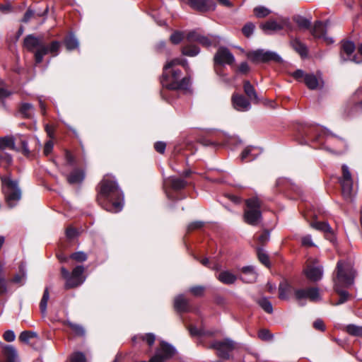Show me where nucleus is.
I'll list each match as a JSON object with an SVG mask.
<instances>
[{
    "instance_id": "nucleus-2",
    "label": "nucleus",
    "mask_w": 362,
    "mask_h": 362,
    "mask_svg": "<svg viewBox=\"0 0 362 362\" xmlns=\"http://www.w3.org/2000/svg\"><path fill=\"white\" fill-rule=\"evenodd\" d=\"M25 47L30 52H34L36 64L42 62L45 55L50 54L55 57L58 54L61 44L59 41H52L49 45H45L42 37L28 35L23 42Z\"/></svg>"
},
{
    "instance_id": "nucleus-55",
    "label": "nucleus",
    "mask_w": 362,
    "mask_h": 362,
    "mask_svg": "<svg viewBox=\"0 0 362 362\" xmlns=\"http://www.w3.org/2000/svg\"><path fill=\"white\" fill-rule=\"evenodd\" d=\"M254 30L255 25L252 23H247L243 26L242 32L245 37H248L253 33Z\"/></svg>"
},
{
    "instance_id": "nucleus-19",
    "label": "nucleus",
    "mask_w": 362,
    "mask_h": 362,
    "mask_svg": "<svg viewBox=\"0 0 362 362\" xmlns=\"http://www.w3.org/2000/svg\"><path fill=\"white\" fill-rule=\"evenodd\" d=\"M262 30L265 32L267 31H277L284 29V28H287L288 29H291V25L289 20L288 18L281 19L280 22H276L275 21H269L261 25Z\"/></svg>"
},
{
    "instance_id": "nucleus-62",
    "label": "nucleus",
    "mask_w": 362,
    "mask_h": 362,
    "mask_svg": "<svg viewBox=\"0 0 362 362\" xmlns=\"http://www.w3.org/2000/svg\"><path fill=\"white\" fill-rule=\"evenodd\" d=\"M165 148H166L165 143L162 142V141H157L154 144L155 150L160 153H163L165 152Z\"/></svg>"
},
{
    "instance_id": "nucleus-57",
    "label": "nucleus",
    "mask_w": 362,
    "mask_h": 362,
    "mask_svg": "<svg viewBox=\"0 0 362 362\" xmlns=\"http://www.w3.org/2000/svg\"><path fill=\"white\" fill-rule=\"evenodd\" d=\"M189 291L195 296H202L204 291V287L202 286H196L190 288Z\"/></svg>"
},
{
    "instance_id": "nucleus-36",
    "label": "nucleus",
    "mask_w": 362,
    "mask_h": 362,
    "mask_svg": "<svg viewBox=\"0 0 362 362\" xmlns=\"http://www.w3.org/2000/svg\"><path fill=\"white\" fill-rule=\"evenodd\" d=\"M200 52V49L195 45H185L182 48V54L187 57H195Z\"/></svg>"
},
{
    "instance_id": "nucleus-59",
    "label": "nucleus",
    "mask_w": 362,
    "mask_h": 362,
    "mask_svg": "<svg viewBox=\"0 0 362 362\" xmlns=\"http://www.w3.org/2000/svg\"><path fill=\"white\" fill-rule=\"evenodd\" d=\"M4 339L6 341L11 342L16 339L15 333L12 330H7L4 334Z\"/></svg>"
},
{
    "instance_id": "nucleus-22",
    "label": "nucleus",
    "mask_w": 362,
    "mask_h": 362,
    "mask_svg": "<svg viewBox=\"0 0 362 362\" xmlns=\"http://www.w3.org/2000/svg\"><path fill=\"white\" fill-rule=\"evenodd\" d=\"M313 228L325 233L326 238L330 241H333L334 235L333 230L327 222L315 221L310 224Z\"/></svg>"
},
{
    "instance_id": "nucleus-10",
    "label": "nucleus",
    "mask_w": 362,
    "mask_h": 362,
    "mask_svg": "<svg viewBox=\"0 0 362 362\" xmlns=\"http://www.w3.org/2000/svg\"><path fill=\"white\" fill-rule=\"evenodd\" d=\"M247 57L255 63L269 62H281V57L274 52L265 51L264 49H257L250 52L247 54Z\"/></svg>"
},
{
    "instance_id": "nucleus-20",
    "label": "nucleus",
    "mask_w": 362,
    "mask_h": 362,
    "mask_svg": "<svg viewBox=\"0 0 362 362\" xmlns=\"http://www.w3.org/2000/svg\"><path fill=\"white\" fill-rule=\"evenodd\" d=\"M327 24V22L323 23L321 21H317L314 25L312 33L315 37L323 38L327 43L332 44L334 42L333 39L325 35Z\"/></svg>"
},
{
    "instance_id": "nucleus-38",
    "label": "nucleus",
    "mask_w": 362,
    "mask_h": 362,
    "mask_svg": "<svg viewBox=\"0 0 362 362\" xmlns=\"http://www.w3.org/2000/svg\"><path fill=\"white\" fill-rule=\"evenodd\" d=\"M177 65H182L185 69L188 68L187 61L186 59L179 58L173 59L170 62H168L163 68H165L166 70H168V69L170 68H177Z\"/></svg>"
},
{
    "instance_id": "nucleus-60",
    "label": "nucleus",
    "mask_w": 362,
    "mask_h": 362,
    "mask_svg": "<svg viewBox=\"0 0 362 362\" xmlns=\"http://www.w3.org/2000/svg\"><path fill=\"white\" fill-rule=\"evenodd\" d=\"M54 144L51 140L47 141L44 146L43 153L45 156H48L53 150Z\"/></svg>"
},
{
    "instance_id": "nucleus-51",
    "label": "nucleus",
    "mask_w": 362,
    "mask_h": 362,
    "mask_svg": "<svg viewBox=\"0 0 362 362\" xmlns=\"http://www.w3.org/2000/svg\"><path fill=\"white\" fill-rule=\"evenodd\" d=\"M37 334L34 332L23 331L21 333L19 339L21 341L28 343L31 338L36 337Z\"/></svg>"
},
{
    "instance_id": "nucleus-27",
    "label": "nucleus",
    "mask_w": 362,
    "mask_h": 362,
    "mask_svg": "<svg viewBox=\"0 0 362 362\" xmlns=\"http://www.w3.org/2000/svg\"><path fill=\"white\" fill-rule=\"evenodd\" d=\"M305 85L309 89L315 90L317 88L320 87L322 83V81L319 79L315 75L313 74H308L305 76Z\"/></svg>"
},
{
    "instance_id": "nucleus-1",
    "label": "nucleus",
    "mask_w": 362,
    "mask_h": 362,
    "mask_svg": "<svg viewBox=\"0 0 362 362\" xmlns=\"http://www.w3.org/2000/svg\"><path fill=\"white\" fill-rule=\"evenodd\" d=\"M97 202L106 211L117 213L124 205V194L114 177L106 175L98 187Z\"/></svg>"
},
{
    "instance_id": "nucleus-11",
    "label": "nucleus",
    "mask_w": 362,
    "mask_h": 362,
    "mask_svg": "<svg viewBox=\"0 0 362 362\" xmlns=\"http://www.w3.org/2000/svg\"><path fill=\"white\" fill-rule=\"evenodd\" d=\"M209 348L216 350L219 358L228 359L230 352L235 349V342L230 339L214 341L210 344Z\"/></svg>"
},
{
    "instance_id": "nucleus-30",
    "label": "nucleus",
    "mask_w": 362,
    "mask_h": 362,
    "mask_svg": "<svg viewBox=\"0 0 362 362\" xmlns=\"http://www.w3.org/2000/svg\"><path fill=\"white\" fill-rule=\"evenodd\" d=\"M84 179V173L78 169L73 170L69 175H67V181L69 184L81 183Z\"/></svg>"
},
{
    "instance_id": "nucleus-52",
    "label": "nucleus",
    "mask_w": 362,
    "mask_h": 362,
    "mask_svg": "<svg viewBox=\"0 0 362 362\" xmlns=\"http://www.w3.org/2000/svg\"><path fill=\"white\" fill-rule=\"evenodd\" d=\"M68 326L78 336H83L85 330L82 326L73 323L71 322H67Z\"/></svg>"
},
{
    "instance_id": "nucleus-6",
    "label": "nucleus",
    "mask_w": 362,
    "mask_h": 362,
    "mask_svg": "<svg viewBox=\"0 0 362 362\" xmlns=\"http://www.w3.org/2000/svg\"><path fill=\"white\" fill-rule=\"evenodd\" d=\"M243 221L252 226H259L262 221L261 202L255 197L245 200V208L243 213Z\"/></svg>"
},
{
    "instance_id": "nucleus-50",
    "label": "nucleus",
    "mask_w": 362,
    "mask_h": 362,
    "mask_svg": "<svg viewBox=\"0 0 362 362\" xmlns=\"http://www.w3.org/2000/svg\"><path fill=\"white\" fill-rule=\"evenodd\" d=\"M294 21L301 28L307 29L310 25V22L307 18L302 16H297L294 18Z\"/></svg>"
},
{
    "instance_id": "nucleus-58",
    "label": "nucleus",
    "mask_w": 362,
    "mask_h": 362,
    "mask_svg": "<svg viewBox=\"0 0 362 362\" xmlns=\"http://www.w3.org/2000/svg\"><path fill=\"white\" fill-rule=\"evenodd\" d=\"M269 233L267 230H265L258 237V242L261 245H264L269 242Z\"/></svg>"
},
{
    "instance_id": "nucleus-41",
    "label": "nucleus",
    "mask_w": 362,
    "mask_h": 362,
    "mask_svg": "<svg viewBox=\"0 0 362 362\" xmlns=\"http://www.w3.org/2000/svg\"><path fill=\"white\" fill-rule=\"evenodd\" d=\"M346 332L350 335L355 337H362V326H357L356 325H349L345 328Z\"/></svg>"
},
{
    "instance_id": "nucleus-64",
    "label": "nucleus",
    "mask_w": 362,
    "mask_h": 362,
    "mask_svg": "<svg viewBox=\"0 0 362 362\" xmlns=\"http://www.w3.org/2000/svg\"><path fill=\"white\" fill-rule=\"evenodd\" d=\"M166 359L161 356L160 352H156V354L151 357L149 362H165Z\"/></svg>"
},
{
    "instance_id": "nucleus-28",
    "label": "nucleus",
    "mask_w": 362,
    "mask_h": 362,
    "mask_svg": "<svg viewBox=\"0 0 362 362\" xmlns=\"http://www.w3.org/2000/svg\"><path fill=\"white\" fill-rule=\"evenodd\" d=\"M156 352H160L161 356L167 360L175 354V349L170 344L162 341L160 349H158Z\"/></svg>"
},
{
    "instance_id": "nucleus-29",
    "label": "nucleus",
    "mask_w": 362,
    "mask_h": 362,
    "mask_svg": "<svg viewBox=\"0 0 362 362\" xmlns=\"http://www.w3.org/2000/svg\"><path fill=\"white\" fill-rule=\"evenodd\" d=\"M241 272L244 275H247L248 278L245 276L241 277L242 280L245 282L251 283L255 281L257 279V273L255 271V268L252 266L243 267L241 269Z\"/></svg>"
},
{
    "instance_id": "nucleus-12",
    "label": "nucleus",
    "mask_w": 362,
    "mask_h": 362,
    "mask_svg": "<svg viewBox=\"0 0 362 362\" xmlns=\"http://www.w3.org/2000/svg\"><path fill=\"white\" fill-rule=\"evenodd\" d=\"M304 274L309 280L316 282L321 280L323 276V267L320 264L318 259H309Z\"/></svg>"
},
{
    "instance_id": "nucleus-39",
    "label": "nucleus",
    "mask_w": 362,
    "mask_h": 362,
    "mask_svg": "<svg viewBox=\"0 0 362 362\" xmlns=\"http://www.w3.org/2000/svg\"><path fill=\"white\" fill-rule=\"evenodd\" d=\"M49 298V293L48 288H46L44 291L42 299L40 303V309L42 315H45L47 313V302Z\"/></svg>"
},
{
    "instance_id": "nucleus-56",
    "label": "nucleus",
    "mask_w": 362,
    "mask_h": 362,
    "mask_svg": "<svg viewBox=\"0 0 362 362\" xmlns=\"http://www.w3.org/2000/svg\"><path fill=\"white\" fill-rule=\"evenodd\" d=\"M259 339L264 341H268L272 339V334L268 329H261L258 333Z\"/></svg>"
},
{
    "instance_id": "nucleus-8",
    "label": "nucleus",
    "mask_w": 362,
    "mask_h": 362,
    "mask_svg": "<svg viewBox=\"0 0 362 362\" xmlns=\"http://www.w3.org/2000/svg\"><path fill=\"white\" fill-rule=\"evenodd\" d=\"M85 268L82 265L76 266L70 274L64 267L61 268L62 277L66 280L65 288L70 289L81 286L86 280L83 275Z\"/></svg>"
},
{
    "instance_id": "nucleus-23",
    "label": "nucleus",
    "mask_w": 362,
    "mask_h": 362,
    "mask_svg": "<svg viewBox=\"0 0 362 362\" xmlns=\"http://www.w3.org/2000/svg\"><path fill=\"white\" fill-rule=\"evenodd\" d=\"M15 143L16 139L12 135L0 136V149L1 151H5L6 149L18 151Z\"/></svg>"
},
{
    "instance_id": "nucleus-47",
    "label": "nucleus",
    "mask_w": 362,
    "mask_h": 362,
    "mask_svg": "<svg viewBox=\"0 0 362 362\" xmlns=\"http://www.w3.org/2000/svg\"><path fill=\"white\" fill-rule=\"evenodd\" d=\"M259 306L267 313H272L273 312V308L271 302L268 298L263 297L258 300Z\"/></svg>"
},
{
    "instance_id": "nucleus-54",
    "label": "nucleus",
    "mask_w": 362,
    "mask_h": 362,
    "mask_svg": "<svg viewBox=\"0 0 362 362\" xmlns=\"http://www.w3.org/2000/svg\"><path fill=\"white\" fill-rule=\"evenodd\" d=\"M70 257L78 262H83L87 259V255L83 252H76L72 253Z\"/></svg>"
},
{
    "instance_id": "nucleus-21",
    "label": "nucleus",
    "mask_w": 362,
    "mask_h": 362,
    "mask_svg": "<svg viewBox=\"0 0 362 362\" xmlns=\"http://www.w3.org/2000/svg\"><path fill=\"white\" fill-rule=\"evenodd\" d=\"M231 100L234 108L238 111H247L251 107L250 103L242 95L235 93Z\"/></svg>"
},
{
    "instance_id": "nucleus-48",
    "label": "nucleus",
    "mask_w": 362,
    "mask_h": 362,
    "mask_svg": "<svg viewBox=\"0 0 362 362\" xmlns=\"http://www.w3.org/2000/svg\"><path fill=\"white\" fill-rule=\"evenodd\" d=\"M7 281L4 275V268L0 266V295H4L7 293Z\"/></svg>"
},
{
    "instance_id": "nucleus-43",
    "label": "nucleus",
    "mask_w": 362,
    "mask_h": 362,
    "mask_svg": "<svg viewBox=\"0 0 362 362\" xmlns=\"http://www.w3.org/2000/svg\"><path fill=\"white\" fill-rule=\"evenodd\" d=\"M20 111L24 117L30 118L33 115V106L30 103H23Z\"/></svg>"
},
{
    "instance_id": "nucleus-25",
    "label": "nucleus",
    "mask_w": 362,
    "mask_h": 362,
    "mask_svg": "<svg viewBox=\"0 0 362 362\" xmlns=\"http://www.w3.org/2000/svg\"><path fill=\"white\" fill-rule=\"evenodd\" d=\"M259 153L260 152L257 147L248 146L243 150V151L241 153L240 158L242 161H252L257 158Z\"/></svg>"
},
{
    "instance_id": "nucleus-53",
    "label": "nucleus",
    "mask_w": 362,
    "mask_h": 362,
    "mask_svg": "<svg viewBox=\"0 0 362 362\" xmlns=\"http://www.w3.org/2000/svg\"><path fill=\"white\" fill-rule=\"evenodd\" d=\"M184 37V33L180 31H175L170 37V40L173 44H179Z\"/></svg>"
},
{
    "instance_id": "nucleus-31",
    "label": "nucleus",
    "mask_w": 362,
    "mask_h": 362,
    "mask_svg": "<svg viewBox=\"0 0 362 362\" xmlns=\"http://www.w3.org/2000/svg\"><path fill=\"white\" fill-rule=\"evenodd\" d=\"M217 279L224 284H233L235 282L237 277L229 271L221 272Z\"/></svg>"
},
{
    "instance_id": "nucleus-17",
    "label": "nucleus",
    "mask_w": 362,
    "mask_h": 362,
    "mask_svg": "<svg viewBox=\"0 0 362 362\" xmlns=\"http://www.w3.org/2000/svg\"><path fill=\"white\" fill-rule=\"evenodd\" d=\"M214 63L215 65H232L235 62V57L230 50L226 48L221 47L216 52L214 55Z\"/></svg>"
},
{
    "instance_id": "nucleus-3",
    "label": "nucleus",
    "mask_w": 362,
    "mask_h": 362,
    "mask_svg": "<svg viewBox=\"0 0 362 362\" xmlns=\"http://www.w3.org/2000/svg\"><path fill=\"white\" fill-rule=\"evenodd\" d=\"M182 76V71L178 68H163L161 84L168 90H187L190 86V78Z\"/></svg>"
},
{
    "instance_id": "nucleus-32",
    "label": "nucleus",
    "mask_w": 362,
    "mask_h": 362,
    "mask_svg": "<svg viewBox=\"0 0 362 362\" xmlns=\"http://www.w3.org/2000/svg\"><path fill=\"white\" fill-rule=\"evenodd\" d=\"M291 45L293 49L298 52L302 57H305L308 54L306 46L298 39H293L291 41Z\"/></svg>"
},
{
    "instance_id": "nucleus-5",
    "label": "nucleus",
    "mask_w": 362,
    "mask_h": 362,
    "mask_svg": "<svg viewBox=\"0 0 362 362\" xmlns=\"http://www.w3.org/2000/svg\"><path fill=\"white\" fill-rule=\"evenodd\" d=\"M304 134L308 140L319 144V147L327 149L331 148L333 141L338 139L327 130L319 127H308L305 129Z\"/></svg>"
},
{
    "instance_id": "nucleus-45",
    "label": "nucleus",
    "mask_w": 362,
    "mask_h": 362,
    "mask_svg": "<svg viewBox=\"0 0 362 362\" xmlns=\"http://www.w3.org/2000/svg\"><path fill=\"white\" fill-rule=\"evenodd\" d=\"M66 47L69 50H72L78 47V40L73 35H69L64 40Z\"/></svg>"
},
{
    "instance_id": "nucleus-4",
    "label": "nucleus",
    "mask_w": 362,
    "mask_h": 362,
    "mask_svg": "<svg viewBox=\"0 0 362 362\" xmlns=\"http://www.w3.org/2000/svg\"><path fill=\"white\" fill-rule=\"evenodd\" d=\"M335 274L334 285L346 288L354 284L356 272L350 259H341L337 263Z\"/></svg>"
},
{
    "instance_id": "nucleus-13",
    "label": "nucleus",
    "mask_w": 362,
    "mask_h": 362,
    "mask_svg": "<svg viewBox=\"0 0 362 362\" xmlns=\"http://www.w3.org/2000/svg\"><path fill=\"white\" fill-rule=\"evenodd\" d=\"M342 176L339 178L342 194L346 198H349L353 189V180L349 167L344 164L341 166Z\"/></svg>"
},
{
    "instance_id": "nucleus-49",
    "label": "nucleus",
    "mask_w": 362,
    "mask_h": 362,
    "mask_svg": "<svg viewBox=\"0 0 362 362\" xmlns=\"http://www.w3.org/2000/svg\"><path fill=\"white\" fill-rule=\"evenodd\" d=\"M270 13V10L264 6H257L254 8V13L257 18L266 17Z\"/></svg>"
},
{
    "instance_id": "nucleus-37",
    "label": "nucleus",
    "mask_w": 362,
    "mask_h": 362,
    "mask_svg": "<svg viewBox=\"0 0 362 362\" xmlns=\"http://www.w3.org/2000/svg\"><path fill=\"white\" fill-rule=\"evenodd\" d=\"M291 291V286L287 282H282L279 286V297L280 299L286 300L288 298Z\"/></svg>"
},
{
    "instance_id": "nucleus-16",
    "label": "nucleus",
    "mask_w": 362,
    "mask_h": 362,
    "mask_svg": "<svg viewBox=\"0 0 362 362\" xmlns=\"http://www.w3.org/2000/svg\"><path fill=\"white\" fill-rule=\"evenodd\" d=\"M164 189L167 197L169 199H172L170 193L168 192V188L174 191H180L184 188L187 185L186 180L182 178L176 177H169L164 180Z\"/></svg>"
},
{
    "instance_id": "nucleus-44",
    "label": "nucleus",
    "mask_w": 362,
    "mask_h": 362,
    "mask_svg": "<svg viewBox=\"0 0 362 362\" xmlns=\"http://www.w3.org/2000/svg\"><path fill=\"white\" fill-rule=\"evenodd\" d=\"M257 254L258 256L259 260L266 267H269L270 266V262L269 259L268 255L262 247L257 248Z\"/></svg>"
},
{
    "instance_id": "nucleus-63",
    "label": "nucleus",
    "mask_w": 362,
    "mask_h": 362,
    "mask_svg": "<svg viewBox=\"0 0 362 362\" xmlns=\"http://www.w3.org/2000/svg\"><path fill=\"white\" fill-rule=\"evenodd\" d=\"M238 71L242 74H247L250 71V66L247 62H242L239 65Z\"/></svg>"
},
{
    "instance_id": "nucleus-26",
    "label": "nucleus",
    "mask_w": 362,
    "mask_h": 362,
    "mask_svg": "<svg viewBox=\"0 0 362 362\" xmlns=\"http://www.w3.org/2000/svg\"><path fill=\"white\" fill-rule=\"evenodd\" d=\"M189 1L191 7L199 11H207L215 8V6H211L207 0H189Z\"/></svg>"
},
{
    "instance_id": "nucleus-18",
    "label": "nucleus",
    "mask_w": 362,
    "mask_h": 362,
    "mask_svg": "<svg viewBox=\"0 0 362 362\" xmlns=\"http://www.w3.org/2000/svg\"><path fill=\"white\" fill-rule=\"evenodd\" d=\"M355 50V45L351 41H345L342 43L341 57L344 61L351 60L355 63L361 62V59H358V57L353 56L352 54Z\"/></svg>"
},
{
    "instance_id": "nucleus-34",
    "label": "nucleus",
    "mask_w": 362,
    "mask_h": 362,
    "mask_svg": "<svg viewBox=\"0 0 362 362\" xmlns=\"http://www.w3.org/2000/svg\"><path fill=\"white\" fill-rule=\"evenodd\" d=\"M174 307L178 312H185L188 308L187 301L183 296H179L175 299Z\"/></svg>"
},
{
    "instance_id": "nucleus-40",
    "label": "nucleus",
    "mask_w": 362,
    "mask_h": 362,
    "mask_svg": "<svg viewBox=\"0 0 362 362\" xmlns=\"http://www.w3.org/2000/svg\"><path fill=\"white\" fill-rule=\"evenodd\" d=\"M49 298V293L48 288H46L44 291L42 299L40 303V309L42 315H45L47 313V302Z\"/></svg>"
},
{
    "instance_id": "nucleus-46",
    "label": "nucleus",
    "mask_w": 362,
    "mask_h": 362,
    "mask_svg": "<svg viewBox=\"0 0 362 362\" xmlns=\"http://www.w3.org/2000/svg\"><path fill=\"white\" fill-rule=\"evenodd\" d=\"M66 362H86V358L83 353L76 351L69 356Z\"/></svg>"
},
{
    "instance_id": "nucleus-14",
    "label": "nucleus",
    "mask_w": 362,
    "mask_h": 362,
    "mask_svg": "<svg viewBox=\"0 0 362 362\" xmlns=\"http://www.w3.org/2000/svg\"><path fill=\"white\" fill-rule=\"evenodd\" d=\"M360 96H362V89L357 90L351 100L346 104L344 113L346 116H352L358 112L362 111V100H358Z\"/></svg>"
},
{
    "instance_id": "nucleus-15",
    "label": "nucleus",
    "mask_w": 362,
    "mask_h": 362,
    "mask_svg": "<svg viewBox=\"0 0 362 362\" xmlns=\"http://www.w3.org/2000/svg\"><path fill=\"white\" fill-rule=\"evenodd\" d=\"M294 294L298 300L308 298L310 301L317 302L321 300L319 289L315 287L296 289Z\"/></svg>"
},
{
    "instance_id": "nucleus-61",
    "label": "nucleus",
    "mask_w": 362,
    "mask_h": 362,
    "mask_svg": "<svg viewBox=\"0 0 362 362\" xmlns=\"http://www.w3.org/2000/svg\"><path fill=\"white\" fill-rule=\"evenodd\" d=\"M301 243L303 246L306 247H312L315 245L314 243H313L312 237L310 235H307L303 237Z\"/></svg>"
},
{
    "instance_id": "nucleus-7",
    "label": "nucleus",
    "mask_w": 362,
    "mask_h": 362,
    "mask_svg": "<svg viewBox=\"0 0 362 362\" xmlns=\"http://www.w3.org/2000/svg\"><path fill=\"white\" fill-rule=\"evenodd\" d=\"M2 189L9 207L15 206L21 198V192L17 180H13L10 175L1 177Z\"/></svg>"
},
{
    "instance_id": "nucleus-42",
    "label": "nucleus",
    "mask_w": 362,
    "mask_h": 362,
    "mask_svg": "<svg viewBox=\"0 0 362 362\" xmlns=\"http://www.w3.org/2000/svg\"><path fill=\"white\" fill-rule=\"evenodd\" d=\"M342 286H334V290L339 295V300L336 305H339L345 303L348 300L349 293L344 290H342Z\"/></svg>"
},
{
    "instance_id": "nucleus-24",
    "label": "nucleus",
    "mask_w": 362,
    "mask_h": 362,
    "mask_svg": "<svg viewBox=\"0 0 362 362\" xmlns=\"http://www.w3.org/2000/svg\"><path fill=\"white\" fill-rule=\"evenodd\" d=\"M2 351L4 358L3 362H18L17 351L13 346H5Z\"/></svg>"
},
{
    "instance_id": "nucleus-35",
    "label": "nucleus",
    "mask_w": 362,
    "mask_h": 362,
    "mask_svg": "<svg viewBox=\"0 0 362 362\" xmlns=\"http://www.w3.org/2000/svg\"><path fill=\"white\" fill-rule=\"evenodd\" d=\"M156 337L152 333H148L144 335H136L132 338V341L136 343L137 341H145L149 346H152L155 342Z\"/></svg>"
},
{
    "instance_id": "nucleus-33",
    "label": "nucleus",
    "mask_w": 362,
    "mask_h": 362,
    "mask_svg": "<svg viewBox=\"0 0 362 362\" xmlns=\"http://www.w3.org/2000/svg\"><path fill=\"white\" fill-rule=\"evenodd\" d=\"M245 93L252 101H258L257 93L253 86L248 81H245L243 85Z\"/></svg>"
},
{
    "instance_id": "nucleus-9",
    "label": "nucleus",
    "mask_w": 362,
    "mask_h": 362,
    "mask_svg": "<svg viewBox=\"0 0 362 362\" xmlns=\"http://www.w3.org/2000/svg\"><path fill=\"white\" fill-rule=\"evenodd\" d=\"M186 39L189 42H198L206 47L216 46L218 43V39L216 36L204 35L198 30L189 32L186 36Z\"/></svg>"
}]
</instances>
